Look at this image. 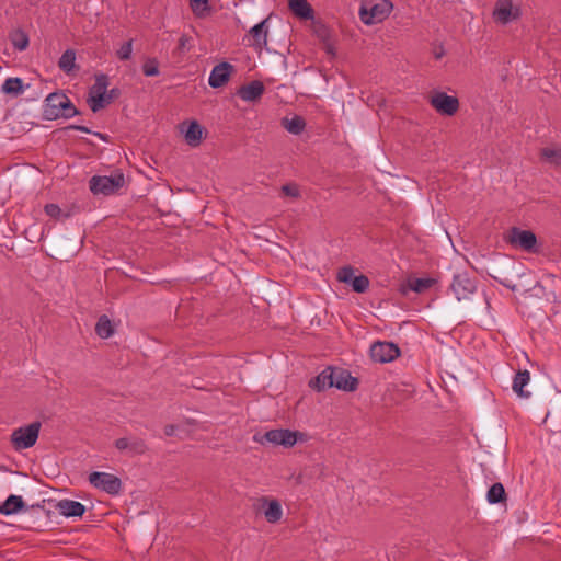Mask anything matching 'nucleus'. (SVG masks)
Segmentation results:
<instances>
[{
  "instance_id": "nucleus-8",
  "label": "nucleus",
  "mask_w": 561,
  "mask_h": 561,
  "mask_svg": "<svg viewBox=\"0 0 561 561\" xmlns=\"http://www.w3.org/2000/svg\"><path fill=\"white\" fill-rule=\"evenodd\" d=\"M450 289L457 300L461 301L469 299V297L476 291L477 283L476 279L471 278L467 273H459L454 275Z\"/></svg>"
},
{
  "instance_id": "nucleus-32",
  "label": "nucleus",
  "mask_w": 561,
  "mask_h": 561,
  "mask_svg": "<svg viewBox=\"0 0 561 561\" xmlns=\"http://www.w3.org/2000/svg\"><path fill=\"white\" fill-rule=\"evenodd\" d=\"M142 72L146 77H156L160 73L159 61L156 58H147L142 65Z\"/></svg>"
},
{
  "instance_id": "nucleus-14",
  "label": "nucleus",
  "mask_w": 561,
  "mask_h": 561,
  "mask_svg": "<svg viewBox=\"0 0 561 561\" xmlns=\"http://www.w3.org/2000/svg\"><path fill=\"white\" fill-rule=\"evenodd\" d=\"M115 447L121 451H126L130 456L141 455L147 449L145 442L141 438L134 436L116 439Z\"/></svg>"
},
{
  "instance_id": "nucleus-46",
  "label": "nucleus",
  "mask_w": 561,
  "mask_h": 561,
  "mask_svg": "<svg viewBox=\"0 0 561 561\" xmlns=\"http://www.w3.org/2000/svg\"><path fill=\"white\" fill-rule=\"evenodd\" d=\"M100 136L101 139H105V137L101 134H98Z\"/></svg>"
},
{
  "instance_id": "nucleus-37",
  "label": "nucleus",
  "mask_w": 561,
  "mask_h": 561,
  "mask_svg": "<svg viewBox=\"0 0 561 561\" xmlns=\"http://www.w3.org/2000/svg\"><path fill=\"white\" fill-rule=\"evenodd\" d=\"M282 193L286 196L297 198L299 196V187L296 184H285L282 186Z\"/></svg>"
},
{
  "instance_id": "nucleus-11",
  "label": "nucleus",
  "mask_w": 561,
  "mask_h": 561,
  "mask_svg": "<svg viewBox=\"0 0 561 561\" xmlns=\"http://www.w3.org/2000/svg\"><path fill=\"white\" fill-rule=\"evenodd\" d=\"M431 105L440 114L451 116L459 108L457 98L444 92H437L431 98Z\"/></svg>"
},
{
  "instance_id": "nucleus-35",
  "label": "nucleus",
  "mask_w": 561,
  "mask_h": 561,
  "mask_svg": "<svg viewBox=\"0 0 561 561\" xmlns=\"http://www.w3.org/2000/svg\"><path fill=\"white\" fill-rule=\"evenodd\" d=\"M356 275H354V270L351 266H344L337 273V279L345 284L351 285Z\"/></svg>"
},
{
  "instance_id": "nucleus-39",
  "label": "nucleus",
  "mask_w": 561,
  "mask_h": 561,
  "mask_svg": "<svg viewBox=\"0 0 561 561\" xmlns=\"http://www.w3.org/2000/svg\"><path fill=\"white\" fill-rule=\"evenodd\" d=\"M45 211L50 217H57L60 214V208L56 204H47L45 206Z\"/></svg>"
},
{
  "instance_id": "nucleus-30",
  "label": "nucleus",
  "mask_w": 561,
  "mask_h": 561,
  "mask_svg": "<svg viewBox=\"0 0 561 561\" xmlns=\"http://www.w3.org/2000/svg\"><path fill=\"white\" fill-rule=\"evenodd\" d=\"M505 499V490L502 483H494L486 493V500L490 504H496Z\"/></svg>"
},
{
  "instance_id": "nucleus-16",
  "label": "nucleus",
  "mask_w": 561,
  "mask_h": 561,
  "mask_svg": "<svg viewBox=\"0 0 561 561\" xmlns=\"http://www.w3.org/2000/svg\"><path fill=\"white\" fill-rule=\"evenodd\" d=\"M333 387L345 391H353L357 387V379L352 377L345 369L333 368Z\"/></svg>"
},
{
  "instance_id": "nucleus-24",
  "label": "nucleus",
  "mask_w": 561,
  "mask_h": 561,
  "mask_svg": "<svg viewBox=\"0 0 561 561\" xmlns=\"http://www.w3.org/2000/svg\"><path fill=\"white\" fill-rule=\"evenodd\" d=\"M288 5L293 13L301 19H311L313 15L312 8L307 0H288Z\"/></svg>"
},
{
  "instance_id": "nucleus-33",
  "label": "nucleus",
  "mask_w": 561,
  "mask_h": 561,
  "mask_svg": "<svg viewBox=\"0 0 561 561\" xmlns=\"http://www.w3.org/2000/svg\"><path fill=\"white\" fill-rule=\"evenodd\" d=\"M351 286L356 293H365L369 287V279L365 275H358L353 279Z\"/></svg>"
},
{
  "instance_id": "nucleus-31",
  "label": "nucleus",
  "mask_w": 561,
  "mask_h": 561,
  "mask_svg": "<svg viewBox=\"0 0 561 561\" xmlns=\"http://www.w3.org/2000/svg\"><path fill=\"white\" fill-rule=\"evenodd\" d=\"M434 284L432 278H415L409 283L410 288L415 293H423Z\"/></svg>"
},
{
  "instance_id": "nucleus-21",
  "label": "nucleus",
  "mask_w": 561,
  "mask_h": 561,
  "mask_svg": "<svg viewBox=\"0 0 561 561\" xmlns=\"http://www.w3.org/2000/svg\"><path fill=\"white\" fill-rule=\"evenodd\" d=\"M266 22H267V20H263L262 22L257 23L250 30L252 45L257 49H262L263 47H265L267 45Z\"/></svg>"
},
{
  "instance_id": "nucleus-45",
  "label": "nucleus",
  "mask_w": 561,
  "mask_h": 561,
  "mask_svg": "<svg viewBox=\"0 0 561 561\" xmlns=\"http://www.w3.org/2000/svg\"><path fill=\"white\" fill-rule=\"evenodd\" d=\"M73 128L83 133H90V130L84 126H73Z\"/></svg>"
},
{
  "instance_id": "nucleus-17",
  "label": "nucleus",
  "mask_w": 561,
  "mask_h": 561,
  "mask_svg": "<svg viewBox=\"0 0 561 561\" xmlns=\"http://www.w3.org/2000/svg\"><path fill=\"white\" fill-rule=\"evenodd\" d=\"M264 84L261 81H252L248 84L240 87L238 95L247 102H255L261 99L264 93Z\"/></svg>"
},
{
  "instance_id": "nucleus-6",
  "label": "nucleus",
  "mask_w": 561,
  "mask_h": 561,
  "mask_svg": "<svg viewBox=\"0 0 561 561\" xmlns=\"http://www.w3.org/2000/svg\"><path fill=\"white\" fill-rule=\"evenodd\" d=\"M89 482L94 488L102 490L111 495L118 494L122 489L121 479L107 472L94 471L90 473Z\"/></svg>"
},
{
  "instance_id": "nucleus-2",
  "label": "nucleus",
  "mask_w": 561,
  "mask_h": 561,
  "mask_svg": "<svg viewBox=\"0 0 561 561\" xmlns=\"http://www.w3.org/2000/svg\"><path fill=\"white\" fill-rule=\"evenodd\" d=\"M125 184V176L122 172H114L111 175H94L89 181L90 191L94 195L108 196L115 194Z\"/></svg>"
},
{
  "instance_id": "nucleus-41",
  "label": "nucleus",
  "mask_w": 561,
  "mask_h": 561,
  "mask_svg": "<svg viewBox=\"0 0 561 561\" xmlns=\"http://www.w3.org/2000/svg\"><path fill=\"white\" fill-rule=\"evenodd\" d=\"M445 55V50L443 46L436 47L434 49V57L435 59H440Z\"/></svg>"
},
{
  "instance_id": "nucleus-38",
  "label": "nucleus",
  "mask_w": 561,
  "mask_h": 561,
  "mask_svg": "<svg viewBox=\"0 0 561 561\" xmlns=\"http://www.w3.org/2000/svg\"><path fill=\"white\" fill-rule=\"evenodd\" d=\"M190 2L195 13H202L207 10L208 0H190Z\"/></svg>"
},
{
  "instance_id": "nucleus-43",
  "label": "nucleus",
  "mask_w": 561,
  "mask_h": 561,
  "mask_svg": "<svg viewBox=\"0 0 561 561\" xmlns=\"http://www.w3.org/2000/svg\"><path fill=\"white\" fill-rule=\"evenodd\" d=\"M115 94V90H111V92L107 94L105 93V104L110 103Z\"/></svg>"
},
{
  "instance_id": "nucleus-27",
  "label": "nucleus",
  "mask_w": 561,
  "mask_h": 561,
  "mask_svg": "<svg viewBox=\"0 0 561 561\" xmlns=\"http://www.w3.org/2000/svg\"><path fill=\"white\" fill-rule=\"evenodd\" d=\"M58 66L64 72L70 73L76 68L75 50L67 49L59 58Z\"/></svg>"
},
{
  "instance_id": "nucleus-36",
  "label": "nucleus",
  "mask_w": 561,
  "mask_h": 561,
  "mask_svg": "<svg viewBox=\"0 0 561 561\" xmlns=\"http://www.w3.org/2000/svg\"><path fill=\"white\" fill-rule=\"evenodd\" d=\"M133 53V39L125 42L116 51L118 59L128 60Z\"/></svg>"
},
{
  "instance_id": "nucleus-19",
  "label": "nucleus",
  "mask_w": 561,
  "mask_h": 561,
  "mask_svg": "<svg viewBox=\"0 0 561 561\" xmlns=\"http://www.w3.org/2000/svg\"><path fill=\"white\" fill-rule=\"evenodd\" d=\"M530 382V373L527 369L518 370L513 379V391L523 399L530 397L529 391H525L524 388Z\"/></svg>"
},
{
  "instance_id": "nucleus-20",
  "label": "nucleus",
  "mask_w": 561,
  "mask_h": 561,
  "mask_svg": "<svg viewBox=\"0 0 561 561\" xmlns=\"http://www.w3.org/2000/svg\"><path fill=\"white\" fill-rule=\"evenodd\" d=\"M309 386L317 391H322L333 387V368L327 367L317 377L309 381Z\"/></svg>"
},
{
  "instance_id": "nucleus-9",
  "label": "nucleus",
  "mask_w": 561,
  "mask_h": 561,
  "mask_svg": "<svg viewBox=\"0 0 561 561\" xmlns=\"http://www.w3.org/2000/svg\"><path fill=\"white\" fill-rule=\"evenodd\" d=\"M370 357L376 363H389L400 355L399 347L391 342H375L370 346Z\"/></svg>"
},
{
  "instance_id": "nucleus-40",
  "label": "nucleus",
  "mask_w": 561,
  "mask_h": 561,
  "mask_svg": "<svg viewBox=\"0 0 561 561\" xmlns=\"http://www.w3.org/2000/svg\"><path fill=\"white\" fill-rule=\"evenodd\" d=\"M495 279L502 284L503 286H505L506 288H510L512 290H514L516 288V285L512 284V282L508 279V278H497L495 277Z\"/></svg>"
},
{
  "instance_id": "nucleus-26",
  "label": "nucleus",
  "mask_w": 561,
  "mask_h": 561,
  "mask_svg": "<svg viewBox=\"0 0 561 561\" xmlns=\"http://www.w3.org/2000/svg\"><path fill=\"white\" fill-rule=\"evenodd\" d=\"M25 90L22 79L20 78H8L2 87L1 91L5 94L18 96L21 95Z\"/></svg>"
},
{
  "instance_id": "nucleus-29",
  "label": "nucleus",
  "mask_w": 561,
  "mask_h": 561,
  "mask_svg": "<svg viewBox=\"0 0 561 561\" xmlns=\"http://www.w3.org/2000/svg\"><path fill=\"white\" fill-rule=\"evenodd\" d=\"M96 334L102 339H107L113 334V325L106 316H101L95 325Z\"/></svg>"
},
{
  "instance_id": "nucleus-34",
  "label": "nucleus",
  "mask_w": 561,
  "mask_h": 561,
  "mask_svg": "<svg viewBox=\"0 0 561 561\" xmlns=\"http://www.w3.org/2000/svg\"><path fill=\"white\" fill-rule=\"evenodd\" d=\"M541 154L547 161H549L551 163H554V164L561 163V150L560 149L545 148V149H542Z\"/></svg>"
},
{
  "instance_id": "nucleus-23",
  "label": "nucleus",
  "mask_w": 561,
  "mask_h": 561,
  "mask_svg": "<svg viewBox=\"0 0 561 561\" xmlns=\"http://www.w3.org/2000/svg\"><path fill=\"white\" fill-rule=\"evenodd\" d=\"M24 507V501L20 495H10L8 499L0 505V514L2 515H13L16 514Z\"/></svg>"
},
{
  "instance_id": "nucleus-3",
  "label": "nucleus",
  "mask_w": 561,
  "mask_h": 561,
  "mask_svg": "<svg viewBox=\"0 0 561 561\" xmlns=\"http://www.w3.org/2000/svg\"><path fill=\"white\" fill-rule=\"evenodd\" d=\"M41 427V422L35 421L13 430L10 442L14 450L21 451L33 447L38 439Z\"/></svg>"
},
{
  "instance_id": "nucleus-42",
  "label": "nucleus",
  "mask_w": 561,
  "mask_h": 561,
  "mask_svg": "<svg viewBox=\"0 0 561 561\" xmlns=\"http://www.w3.org/2000/svg\"><path fill=\"white\" fill-rule=\"evenodd\" d=\"M164 433L168 436H172L174 434V425H167L164 428Z\"/></svg>"
},
{
  "instance_id": "nucleus-1",
  "label": "nucleus",
  "mask_w": 561,
  "mask_h": 561,
  "mask_svg": "<svg viewBox=\"0 0 561 561\" xmlns=\"http://www.w3.org/2000/svg\"><path fill=\"white\" fill-rule=\"evenodd\" d=\"M77 114V108L64 93L54 92L45 99L44 116L46 119L71 118Z\"/></svg>"
},
{
  "instance_id": "nucleus-25",
  "label": "nucleus",
  "mask_w": 561,
  "mask_h": 561,
  "mask_svg": "<svg viewBox=\"0 0 561 561\" xmlns=\"http://www.w3.org/2000/svg\"><path fill=\"white\" fill-rule=\"evenodd\" d=\"M282 126L293 135H300L306 127V122L301 116L295 115L294 117H284Z\"/></svg>"
},
{
  "instance_id": "nucleus-7",
  "label": "nucleus",
  "mask_w": 561,
  "mask_h": 561,
  "mask_svg": "<svg viewBox=\"0 0 561 561\" xmlns=\"http://www.w3.org/2000/svg\"><path fill=\"white\" fill-rule=\"evenodd\" d=\"M108 78L105 75H98L94 84L90 88L88 104L92 112H99L105 106V93L107 92Z\"/></svg>"
},
{
  "instance_id": "nucleus-13",
  "label": "nucleus",
  "mask_w": 561,
  "mask_h": 561,
  "mask_svg": "<svg viewBox=\"0 0 561 561\" xmlns=\"http://www.w3.org/2000/svg\"><path fill=\"white\" fill-rule=\"evenodd\" d=\"M233 71V66L229 62H220L216 65L210 71L208 83L211 88H220L225 83L228 82L231 73Z\"/></svg>"
},
{
  "instance_id": "nucleus-4",
  "label": "nucleus",
  "mask_w": 561,
  "mask_h": 561,
  "mask_svg": "<svg viewBox=\"0 0 561 561\" xmlns=\"http://www.w3.org/2000/svg\"><path fill=\"white\" fill-rule=\"evenodd\" d=\"M392 8V3L388 0L363 3L359 9L360 21L366 25L380 23L388 18Z\"/></svg>"
},
{
  "instance_id": "nucleus-15",
  "label": "nucleus",
  "mask_w": 561,
  "mask_h": 561,
  "mask_svg": "<svg viewBox=\"0 0 561 561\" xmlns=\"http://www.w3.org/2000/svg\"><path fill=\"white\" fill-rule=\"evenodd\" d=\"M181 131L184 134L185 141L191 147H197L204 135V128L196 121H191L187 126L185 123L181 126Z\"/></svg>"
},
{
  "instance_id": "nucleus-5",
  "label": "nucleus",
  "mask_w": 561,
  "mask_h": 561,
  "mask_svg": "<svg viewBox=\"0 0 561 561\" xmlns=\"http://www.w3.org/2000/svg\"><path fill=\"white\" fill-rule=\"evenodd\" d=\"M505 241L515 249L528 253L537 252V237L530 230L512 227L505 236Z\"/></svg>"
},
{
  "instance_id": "nucleus-12",
  "label": "nucleus",
  "mask_w": 561,
  "mask_h": 561,
  "mask_svg": "<svg viewBox=\"0 0 561 561\" xmlns=\"http://www.w3.org/2000/svg\"><path fill=\"white\" fill-rule=\"evenodd\" d=\"M300 433L290 430H271L265 433L264 439L273 445H282L284 447H291L298 440Z\"/></svg>"
},
{
  "instance_id": "nucleus-10",
  "label": "nucleus",
  "mask_w": 561,
  "mask_h": 561,
  "mask_svg": "<svg viewBox=\"0 0 561 561\" xmlns=\"http://www.w3.org/2000/svg\"><path fill=\"white\" fill-rule=\"evenodd\" d=\"M520 15L519 5L513 0H497L493 11V18L497 23L507 24Z\"/></svg>"
},
{
  "instance_id": "nucleus-18",
  "label": "nucleus",
  "mask_w": 561,
  "mask_h": 561,
  "mask_svg": "<svg viewBox=\"0 0 561 561\" xmlns=\"http://www.w3.org/2000/svg\"><path fill=\"white\" fill-rule=\"evenodd\" d=\"M56 508L66 517H81L85 512V507L82 503L72 500L59 501Z\"/></svg>"
},
{
  "instance_id": "nucleus-28",
  "label": "nucleus",
  "mask_w": 561,
  "mask_h": 561,
  "mask_svg": "<svg viewBox=\"0 0 561 561\" xmlns=\"http://www.w3.org/2000/svg\"><path fill=\"white\" fill-rule=\"evenodd\" d=\"M11 43L15 49L19 51H23L28 46V36L27 34L22 30H15L10 35Z\"/></svg>"
},
{
  "instance_id": "nucleus-44",
  "label": "nucleus",
  "mask_w": 561,
  "mask_h": 561,
  "mask_svg": "<svg viewBox=\"0 0 561 561\" xmlns=\"http://www.w3.org/2000/svg\"><path fill=\"white\" fill-rule=\"evenodd\" d=\"M186 42H187V37L186 36H182L179 41V48H184L185 45H186Z\"/></svg>"
},
{
  "instance_id": "nucleus-22",
  "label": "nucleus",
  "mask_w": 561,
  "mask_h": 561,
  "mask_svg": "<svg viewBox=\"0 0 561 561\" xmlns=\"http://www.w3.org/2000/svg\"><path fill=\"white\" fill-rule=\"evenodd\" d=\"M266 506L264 507L263 514L268 523H277L283 516V510L278 501L276 500H262Z\"/></svg>"
}]
</instances>
